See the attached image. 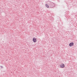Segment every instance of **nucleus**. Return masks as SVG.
I'll return each mask as SVG.
<instances>
[{"instance_id": "1", "label": "nucleus", "mask_w": 77, "mask_h": 77, "mask_svg": "<svg viewBox=\"0 0 77 77\" xmlns=\"http://www.w3.org/2000/svg\"><path fill=\"white\" fill-rule=\"evenodd\" d=\"M49 6L50 8H53L54 6V3L52 2H50V4H49Z\"/></svg>"}, {"instance_id": "2", "label": "nucleus", "mask_w": 77, "mask_h": 77, "mask_svg": "<svg viewBox=\"0 0 77 77\" xmlns=\"http://www.w3.org/2000/svg\"><path fill=\"white\" fill-rule=\"evenodd\" d=\"M60 67L61 68H63L65 67V65L64 64L62 63L60 65Z\"/></svg>"}, {"instance_id": "3", "label": "nucleus", "mask_w": 77, "mask_h": 77, "mask_svg": "<svg viewBox=\"0 0 77 77\" xmlns=\"http://www.w3.org/2000/svg\"><path fill=\"white\" fill-rule=\"evenodd\" d=\"M69 47H72L74 45V43L71 42L69 44Z\"/></svg>"}, {"instance_id": "4", "label": "nucleus", "mask_w": 77, "mask_h": 77, "mask_svg": "<svg viewBox=\"0 0 77 77\" xmlns=\"http://www.w3.org/2000/svg\"><path fill=\"white\" fill-rule=\"evenodd\" d=\"M32 40L34 42H36V38H33Z\"/></svg>"}, {"instance_id": "5", "label": "nucleus", "mask_w": 77, "mask_h": 77, "mask_svg": "<svg viewBox=\"0 0 77 77\" xmlns=\"http://www.w3.org/2000/svg\"><path fill=\"white\" fill-rule=\"evenodd\" d=\"M45 6H46V8H49V7H50L49 6V5H48L47 4L45 5Z\"/></svg>"}, {"instance_id": "6", "label": "nucleus", "mask_w": 77, "mask_h": 77, "mask_svg": "<svg viewBox=\"0 0 77 77\" xmlns=\"http://www.w3.org/2000/svg\"><path fill=\"white\" fill-rule=\"evenodd\" d=\"M1 68H3V66H1Z\"/></svg>"}]
</instances>
